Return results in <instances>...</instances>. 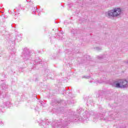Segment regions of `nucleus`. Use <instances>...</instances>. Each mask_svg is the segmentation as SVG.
<instances>
[{"mask_svg":"<svg viewBox=\"0 0 128 128\" xmlns=\"http://www.w3.org/2000/svg\"><path fill=\"white\" fill-rule=\"evenodd\" d=\"M46 122H48V124H50V121H48V120H46Z\"/></svg>","mask_w":128,"mask_h":128,"instance_id":"18","label":"nucleus"},{"mask_svg":"<svg viewBox=\"0 0 128 128\" xmlns=\"http://www.w3.org/2000/svg\"><path fill=\"white\" fill-rule=\"evenodd\" d=\"M127 86H128V81H127Z\"/></svg>","mask_w":128,"mask_h":128,"instance_id":"23","label":"nucleus"},{"mask_svg":"<svg viewBox=\"0 0 128 128\" xmlns=\"http://www.w3.org/2000/svg\"><path fill=\"white\" fill-rule=\"evenodd\" d=\"M82 78H90V76H82Z\"/></svg>","mask_w":128,"mask_h":128,"instance_id":"10","label":"nucleus"},{"mask_svg":"<svg viewBox=\"0 0 128 128\" xmlns=\"http://www.w3.org/2000/svg\"><path fill=\"white\" fill-rule=\"evenodd\" d=\"M38 80V78H36V80Z\"/></svg>","mask_w":128,"mask_h":128,"instance_id":"20","label":"nucleus"},{"mask_svg":"<svg viewBox=\"0 0 128 128\" xmlns=\"http://www.w3.org/2000/svg\"><path fill=\"white\" fill-rule=\"evenodd\" d=\"M50 72V70L48 69H46V70L44 72V74H45L46 76H48V73Z\"/></svg>","mask_w":128,"mask_h":128,"instance_id":"8","label":"nucleus"},{"mask_svg":"<svg viewBox=\"0 0 128 128\" xmlns=\"http://www.w3.org/2000/svg\"><path fill=\"white\" fill-rule=\"evenodd\" d=\"M40 62H42V60H40L38 61V62H39V64H40Z\"/></svg>","mask_w":128,"mask_h":128,"instance_id":"19","label":"nucleus"},{"mask_svg":"<svg viewBox=\"0 0 128 128\" xmlns=\"http://www.w3.org/2000/svg\"><path fill=\"white\" fill-rule=\"evenodd\" d=\"M40 104H42V103L41 102Z\"/></svg>","mask_w":128,"mask_h":128,"instance_id":"27","label":"nucleus"},{"mask_svg":"<svg viewBox=\"0 0 128 128\" xmlns=\"http://www.w3.org/2000/svg\"><path fill=\"white\" fill-rule=\"evenodd\" d=\"M60 112H64V108H60Z\"/></svg>","mask_w":128,"mask_h":128,"instance_id":"16","label":"nucleus"},{"mask_svg":"<svg viewBox=\"0 0 128 128\" xmlns=\"http://www.w3.org/2000/svg\"><path fill=\"white\" fill-rule=\"evenodd\" d=\"M72 33L73 34H74V36H76V34H78L76 32H74V30H72Z\"/></svg>","mask_w":128,"mask_h":128,"instance_id":"14","label":"nucleus"},{"mask_svg":"<svg viewBox=\"0 0 128 128\" xmlns=\"http://www.w3.org/2000/svg\"><path fill=\"white\" fill-rule=\"evenodd\" d=\"M122 14V9L120 8H116L112 10L108 11L106 13V16L108 18H116Z\"/></svg>","mask_w":128,"mask_h":128,"instance_id":"4","label":"nucleus"},{"mask_svg":"<svg viewBox=\"0 0 128 128\" xmlns=\"http://www.w3.org/2000/svg\"><path fill=\"white\" fill-rule=\"evenodd\" d=\"M48 124H46V126H48Z\"/></svg>","mask_w":128,"mask_h":128,"instance_id":"24","label":"nucleus"},{"mask_svg":"<svg viewBox=\"0 0 128 128\" xmlns=\"http://www.w3.org/2000/svg\"><path fill=\"white\" fill-rule=\"evenodd\" d=\"M113 88H128V80H120L114 81L111 84Z\"/></svg>","mask_w":128,"mask_h":128,"instance_id":"3","label":"nucleus"},{"mask_svg":"<svg viewBox=\"0 0 128 128\" xmlns=\"http://www.w3.org/2000/svg\"><path fill=\"white\" fill-rule=\"evenodd\" d=\"M122 128H126V126H124Z\"/></svg>","mask_w":128,"mask_h":128,"instance_id":"22","label":"nucleus"},{"mask_svg":"<svg viewBox=\"0 0 128 128\" xmlns=\"http://www.w3.org/2000/svg\"><path fill=\"white\" fill-rule=\"evenodd\" d=\"M96 50H102V47H96Z\"/></svg>","mask_w":128,"mask_h":128,"instance_id":"12","label":"nucleus"},{"mask_svg":"<svg viewBox=\"0 0 128 128\" xmlns=\"http://www.w3.org/2000/svg\"><path fill=\"white\" fill-rule=\"evenodd\" d=\"M30 56H32V54L30 53V51L28 50V48H24L22 52V57L24 60H30Z\"/></svg>","mask_w":128,"mask_h":128,"instance_id":"5","label":"nucleus"},{"mask_svg":"<svg viewBox=\"0 0 128 128\" xmlns=\"http://www.w3.org/2000/svg\"><path fill=\"white\" fill-rule=\"evenodd\" d=\"M106 100H108V98H106Z\"/></svg>","mask_w":128,"mask_h":128,"instance_id":"26","label":"nucleus"},{"mask_svg":"<svg viewBox=\"0 0 128 128\" xmlns=\"http://www.w3.org/2000/svg\"><path fill=\"white\" fill-rule=\"evenodd\" d=\"M2 88H6V84H3L2 85Z\"/></svg>","mask_w":128,"mask_h":128,"instance_id":"11","label":"nucleus"},{"mask_svg":"<svg viewBox=\"0 0 128 128\" xmlns=\"http://www.w3.org/2000/svg\"><path fill=\"white\" fill-rule=\"evenodd\" d=\"M10 102H6V106H10Z\"/></svg>","mask_w":128,"mask_h":128,"instance_id":"13","label":"nucleus"},{"mask_svg":"<svg viewBox=\"0 0 128 128\" xmlns=\"http://www.w3.org/2000/svg\"><path fill=\"white\" fill-rule=\"evenodd\" d=\"M94 116V112L90 111V112H88L87 114V116Z\"/></svg>","mask_w":128,"mask_h":128,"instance_id":"9","label":"nucleus"},{"mask_svg":"<svg viewBox=\"0 0 128 128\" xmlns=\"http://www.w3.org/2000/svg\"><path fill=\"white\" fill-rule=\"evenodd\" d=\"M54 102L55 104H58V103L59 104L60 101L55 100L54 101Z\"/></svg>","mask_w":128,"mask_h":128,"instance_id":"15","label":"nucleus"},{"mask_svg":"<svg viewBox=\"0 0 128 128\" xmlns=\"http://www.w3.org/2000/svg\"><path fill=\"white\" fill-rule=\"evenodd\" d=\"M74 112L70 111L68 112L66 117V120H64V126L62 124V121L57 120H54L50 124L52 128H66V127L68 126L70 122H74Z\"/></svg>","mask_w":128,"mask_h":128,"instance_id":"1","label":"nucleus"},{"mask_svg":"<svg viewBox=\"0 0 128 128\" xmlns=\"http://www.w3.org/2000/svg\"><path fill=\"white\" fill-rule=\"evenodd\" d=\"M85 58H90V56H85Z\"/></svg>","mask_w":128,"mask_h":128,"instance_id":"17","label":"nucleus"},{"mask_svg":"<svg viewBox=\"0 0 128 128\" xmlns=\"http://www.w3.org/2000/svg\"><path fill=\"white\" fill-rule=\"evenodd\" d=\"M108 115L109 117H104V114H95L93 116V121L95 122L98 120V118L100 120H108V122L110 120L116 119V116H114V114H112V112H110Z\"/></svg>","mask_w":128,"mask_h":128,"instance_id":"2","label":"nucleus"},{"mask_svg":"<svg viewBox=\"0 0 128 128\" xmlns=\"http://www.w3.org/2000/svg\"><path fill=\"white\" fill-rule=\"evenodd\" d=\"M2 120H0V124H2Z\"/></svg>","mask_w":128,"mask_h":128,"instance_id":"21","label":"nucleus"},{"mask_svg":"<svg viewBox=\"0 0 128 128\" xmlns=\"http://www.w3.org/2000/svg\"><path fill=\"white\" fill-rule=\"evenodd\" d=\"M19 7H20V8H21V6H20V5Z\"/></svg>","mask_w":128,"mask_h":128,"instance_id":"25","label":"nucleus"},{"mask_svg":"<svg viewBox=\"0 0 128 128\" xmlns=\"http://www.w3.org/2000/svg\"><path fill=\"white\" fill-rule=\"evenodd\" d=\"M97 58L98 60H104V58H106V55L103 54V55H100L99 56H98Z\"/></svg>","mask_w":128,"mask_h":128,"instance_id":"6","label":"nucleus"},{"mask_svg":"<svg viewBox=\"0 0 128 128\" xmlns=\"http://www.w3.org/2000/svg\"><path fill=\"white\" fill-rule=\"evenodd\" d=\"M16 38L18 40V42H20L22 40V35H20V34H18L16 36Z\"/></svg>","mask_w":128,"mask_h":128,"instance_id":"7","label":"nucleus"}]
</instances>
